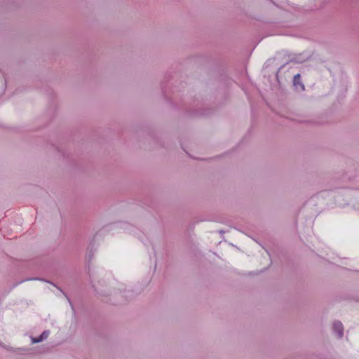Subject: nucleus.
Returning <instances> with one entry per match:
<instances>
[{
  "label": "nucleus",
  "mask_w": 359,
  "mask_h": 359,
  "mask_svg": "<svg viewBox=\"0 0 359 359\" xmlns=\"http://www.w3.org/2000/svg\"><path fill=\"white\" fill-rule=\"evenodd\" d=\"M32 341L33 344L39 343L43 341V339L41 338V337H32Z\"/></svg>",
  "instance_id": "obj_4"
},
{
  "label": "nucleus",
  "mask_w": 359,
  "mask_h": 359,
  "mask_svg": "<svg viewBox=\"0 0 359 359\" xmlns=\"http://www.w3.org/2000/svg\"><path fill=\"white\" fill-rule=\"evenodd\" d=\"M50 334V332L48 330L43 331L41 334L40 335L41 338L44 340L46 339Z\"/></svg>",
  "instance_id": "obj_3"
},
{
  "label": "nucleus",
  "mask_w": 359,
  "mask_h": 359,
  "mask_svg": "<svg viewBox=\"0 0 359 359\" xmlns=\"http://www.w3.org/2000/svg\"><path fill=\"white\" fill-rule=\"evenodd\" d=\"M294 85L297 88L298 86H300L302 89L304 88V84L300 82V74H297L294 76L293 79Z\"/></svg>",
  "instance_id": "obj_2"
},
{
  "label": "nucleus",
  "mask_w": 359,
  "mask_h": 359,
  "mask_svg": "<svg viewBox=\"0 0 359 359\" xmlns=\"http://www.w3.org/2000/svg\"><path fill=\"white\" fill-rule=\"evenodd\" d=\"M333 331L337 334L339 338H341L344 335V327L341 322L335 321L333 323Z\"/></svg>",
  "instance_id": "obj_1"
}]
</instances>
